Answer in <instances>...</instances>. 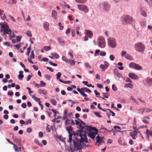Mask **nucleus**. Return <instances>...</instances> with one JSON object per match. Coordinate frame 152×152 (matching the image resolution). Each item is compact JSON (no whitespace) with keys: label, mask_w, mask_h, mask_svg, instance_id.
<instances>
[{"label":"nucleus","mask_w":152,"mask_h":152,"mask_svg":"<svg viewBox=\"0 0 152 152\" xmlns=\"http://www.w3.org/2000/svg\"><path fill=\"white\" fill-rule=\"evenodd\" d=\"M150 119V118L148 116H145L143 117L142 121L145 123L148 124L149 122L148 120Z\"/></svg>","instance_id":"obj_14"},{"label":"nucleus","mask_w":152,"mask_h":152,"mask_svg":"<svg viewBox=\"0 0 152 152\" xmlns=\"http://www.w3.org/2000/svg\"><path fill=\"white\" fill-rule=\"evenodd\" d=\"M125 57L127 59L129 60H132V58L128 54H126L125 56Z\"/></svg>","instance_id":"obj_34"},{"label":"nucleus","mask_w":152,"mask_h":152,"mask_svg":"<svg viewBox=\"0 0 152 152\" xmlns=\"http://www.w3.org/2000/svg\"><path fill=\"white\" fill-rule=\"evenodd\" d=\"M40 84L41 86L42 87L45 86L46 85V83L42 80L40 81Z\"/></svg>","instance_id":"obj_39"},{"label":"nucleus","mask_w":152,"mask_h":152,"mask_svg":"<svg viewBox=\"0 0 152 152\" xmlns=\"http://www.w3.org/2000/svg\"><path fill=\"white\" fill-rule=\"evenodd\" d=\"M30 57L31 59H34V54L33 51H32L31 52Z\"/></svg>","instance_id":"obj_45"},{"label":"nucleus","mask_w":152,"mask_h":152,"mask_svg":"<svg viewBox=\"0 0 152 152\" xmlns=\"http://www.w3.org/2000/svg\"><path fill=\"white\" fill-rule=\"evenodd\" d=\"M146 133L148 135L152 136V131H149L148 129H147L146 130Z\"/></svg>","instance_id":"obj_36"},{"label":"nucleus","mask_w":152,"mask_h":152,"mask_svg":"<svg viewBox=\"0 0 152 152\" xmlns=\"http://www.w3.org/2000/svg\"><path fill=\"white\" fill-rule=\"evenodd\" d=\"M112 88L114 91H117V88L116 86L114 84H113L112 86Z\"/></svg>","instance_id":"obj_46"},{"label":"nucleus","mask_w":152,"mask_h":152,"mask_svg":"<svg viewBox=\"0 0 152 152\" xmlns=\"http://www.w3.org/2000/svg\"><path fill=\"white\" fill-rule=\"evenodd\" d=\"M72 36L73 37H74L75 36V30L74 29H72Z\"/></svg>","instance_id":"obj_58"},{"label":"nucleus","mask_w":152,"mask_h":152,"mask_svg":"<svg viewBox=\"0 0 152 152\" xmlns=\"http://www.w3.org/2000/svg\"><path fill=\"white\" fill-rule=\"evenodd\" d=\"M48 61L49 59L48 58L44 57L42 58L41 61Z\"/></svg>","instance_id":"obj_52"},{"label":"nucleus","mask_w":152,"mask_h":152,"mask_svg":"<svg viewBox=\"0 0 152 152\" xmlns=\"http://www.w3.org/2000/svg\"><path fill=\"white\" fill-rule=\"evenodd\" d=\"M102 7L104 11H107L110 10V6L107 2H104L101 3Z\"/></svg>","instance_id":"obj_9"},{"label":"nucleus","mask_w":152,"mask_h":152,"mask_svg":"<svg viewBox=\"0 0 152 152\" xmlns=\"http://www.w3.org/2000/svg\"><path fill=\"white\" fill-rule=\"evenodd\" d=\"M100 52V50H96L95 53L94 54V56H96L97 55H99V53Z\"/></svg>","instance_id":"obj_50"},{"label":"nucleus","mask_w":152,"mask_h":152,"mask_svg":"<svg viewBox=\"0 0 152 152\" xmlns=\"http://www.w3.org/2000/svg\"><path fill=\"white\" fill-rule=\"evenodd\" d=\"M100 55L101 56H105L106 55V53L105 52H101L100 53Z\"/></svg>","instance_id":"obj_63"},{"label":"nucleus","mask_w":152,"mask_h":152,"mask_svg":"<svg viewBox=\"0 0 152 152\" xmlns=\"http://www.w3.org/2000/svg\"><path fill=\"white\" fill-rule=\"evenodd\" d=\"M136 50L140 52H142L145 49V46L142 43H136L134 45Z\"/></svg>","instance_id":"obj_5"},{"label":"nucleus","mask_w":152,"mask_h":152,"mask_svg":"<svg viewBox=\"0 0 152 152\" xmlns=\"http://www.w3.org/2000/svg\"><path fill=\"white\" fill-rule=\"evenodd\" d=\"M27 35L28 37H31L32 36L31 32L30 31H27Z\"/></svg>","instance_id":"obj_48"},{"label":"nucleus","mask_w":152,"mask_h":152,"mask_svg":"<svg viewBox=\"0 0 152 152\" xmlns=\"http://www.w3.org/2000/svg\"><path fill=\"white\" fill-rule=\"evenodd\" d=\"M85 66L86 67V68H88L90 69H91V67L90 65V64L88 63H86L85 64Z\"/></svg>","instance_id":"obj_47"},{"label":"nucleus","mask_w":152,"mask_h":152,"mask_svg":"<svg viewBox=\"0 0 152 152\" xmlns=\"http://www.w3.org/2000/svg\"><path fill=\"white\" fill-rule=\"evenodd\" d=\"M126 52L124 51H122L121 53V56L122 57L124 56H125L126 54Z\"/></svg>","instance_id":"obj_57"},{"label":"nucleus","mask_w":152,"mask_h":152,"mask_svg":"<svg viewBox=\"0 0 152 152\" xmlns=\"http://www.w3.org/2000/svg\"><path fill=\"white\" fill-rule=\"evenodd\" d=\"M31 119H29L26 122V123L25 124L26 125H27L28 124H31Z\"/></svg>","instance_id":"obj_54"},{"label":"nucleus","mask_w":152,"mask_h":152,"mask_svg":"<svg viewBox=\"0 0 152 152\" xmlns=\"http://www.w3.org/2000/svg\"><path fill=\"white\" fill-rule=\"evenodd\" d=\"M61 75V72H58V73L56 75V78L58 80V79L60 77Z\"/></svg>","instance_id":"obj_44"},{"label":"nucleus","mask_w":152,"mask_h":152,"mask_svg":"<svg viewBox=\"0 0 152 152\" xmlns=\"http://www.w3.org/2000/svg\"><path fill=\"white\" fill-rule=\"evenodd\" d=\"M10 18L14 22H15L16 21V20L11 15H10L9 16Z\"/></svg>","instance_id":"obj_59"},{"label":"nucleus","mask_w":152,"mask_h":152,"mask_svg":"<svg viewBox=\"0 0 152 152\" xmlns=\"http://www.w3.org/2000/svg\"><path fill=\"white\" fill-rule=\"evenodd\" d=\"M23 72L22 71H20L19 72V74L18 75V79L20 80H22L24 77V76L23 74Z\"/></svg>","instance_id":"obj_17"},{"label":"nucleus","mask_w":152,"mask_h":152,"mask_svg":"<svg viewBox=\"0 0 152 152\" xmlns=\"http://www.w3.org/2000/svg\"><path fill=\"white\" fill-rule=\"evenodd\" d=\"M74 146L75 149L76 150H80L83 148L82 142L81 141L76 140L73 141Z\"/></svg>","instance_id":"obj_3"},{"label":"nucleus","mask_w":152,"mask_h":152,"mask_svg":"<svg viewBox=\"0 0 152 152\" xmlns=\"http://www.w3.org/2000/svg\"><path fill=\"white\" fill-rule=\"evenodd\" d=\"M67 63L70 64L71 66H73L75 65V61L73 60L69 59Z\"/></svg>","instance_id":"obj_22"},{"label":"nucleus","mask_w":152,"mask_h":152,"mask_svg":"<svg viewBox=\"0 0 152 152\" xmlns=\"http://www.w3.org/2000/svg\"><path fill=\"white\" fill-rule=\"evenodd\" d=\"M27 132L28 133H30L32 131L31 129V128L29 127L27 129Z\"/></svg>","instance_id":"obj_62"},{"label":"nucleus","mask_w":152,"mask_h":152,"mask_svg":"<svg viewBox=\"0 0 152 152\" xmlns=\"http://www.w3.org/2000/svg\"><path fill=\"white\" fill-rule=\"evenodd\" d=\"M38 93L40 94H43L45 95L47 93V92L44 90H39L38 91Z\"/></svg>","instance_id":"obj_29"},{"label":"nucleus","mask_w":152,"mask_h":152,"mask_svg":"<svg viewBox=\"0 0 152 152\" xmlns=\"http://www.w3.org/2000/svg\"><path fill=\"white\" fill-rule=\"evenodd\" d=\"M137 131H134L133 132L131 133L130 136L133 139L135 140L136 138L135 136L137 135Z\"/></svg>","instance_id":"obj_16"},{"label":"nucleus","mask_w":152,"mask_h":152,"mask_svg":"<svg viewBox=\"0 0 152 152\" xmlns=\"http://www.w3.org/2000/svg\"><path fill=\"white\" fill-rule=\"evenodd\" d=\"M108 44L109 46L114 48L116 46V44L115 42V39L110 37L108 39Z\"/></svg>","instance_id":"obj_7"},{"label":"nucleus","mask_w":152,"mask_h":152,"mask_svg":"<svg viewBox=\"0 0 152 152\" xmlns=\"http://www.w3.org/2000/svg\"><path fill=\"white\" fill-rule=\"evenodd\" d=\"M66 129L68 132V133H69L70 132H73L74 136H75L77 134V133H75L74 131H72L71 126H69L66 127Z\"/></svg>","instance_id":"obj_15"},{"label":"nucleus","mask_w":152,"mask_h":152,"mask_svg":"<svg viewBox=\"0 0 152 152\" xmlns=\"http://www.w3.org/2000/svg\"><path fill=\"white\" fill-rule=\"evenodd\" d=\"M129 66L130 68H132L137 70H141L142 69L141 66L138 64L133 62L130 63Z\"/></svg>","instance_id":"obj_8"},{"label":"nucleus","mask_w":152,"mask_h":152,"mask_svg":"<svg viewBox=\"0 0 152 152\" xmlns=\"http://www.w3.org/2000/svg\"><path fill=\"white\" fill-rule=\"evenodd\" d=\"M52 18L54 19H56L57 15V13L56 11L53 10L52 11Z\"/></svg>","instance_id":"obj_19"},{"label":"nucleus","mask_w":152,"mask_h":152,"mask_svg":"<svg viewBox=\"0 0 152 152\" xmlns=\"http://www.w3.org/2000/svg\"><path fill=\"white\" fill-rule=\"evenodd\" d=\"M49 64H50L51 65H52V66H56L57 65V64L54 63H53L51 61H49Z\"/></svg>","instance_id":"obj_55"},{"label":"nucleus","mask_w":152,"mask_h":152,"mask_svg":"<svg viewBox=\"0 0 152 152\" xmlns=\"http://www.w3.org/2000/svg\"><path fill=\"white\" fill-rule=\"evenodd\" d=\"M32 98L36 101L39 102L40 100V99L36 97L35 95H33L32 96Z\"/></svg>","instance_id":"obj_24"},{"label":"nucleus","mask_w":152,"mask_h":152,"mask_svg":"<svg viewBox=\"0 0 152 152\" xmlns=\"http://www.w3.org/2000/svg\"><path fill=\"white\" fill-rule=\"evenodd\" d=\"M50 102L54 105H56L57 104L56 101L54 99H52L50 100Z\"/></svg>","instance_id":"obj_26"},{"label":"nucleus","mask_w":152,"mask_h":152,"mask_svg":"<svg viewBox=\"0 0 152 152\" xmlns=\"http://www.w3.org/2000/svg\"><path fill=\"white\" fill-rule=\"evenodd\" d=\"M69 134V139L68 140V142L71 143L72 142V136L73 134H74V133L73 132H70Z\"/></svg>","instance_id":"obj_21"},{"label":"nucleus","mask_w":152,"mask_h":152,"mask_svg":"<svg viewBox=\"0 0 152 152\" xmlns=\"http://www.w3.org/2000/svg\"><path fill=\"white\" fill-rule=\"evenodd\" d=\"M1 31L4 32V34H9V37L10 39H12V38L15 37V35L13 33L12 35L11 30L9 28L8 26L6 23H4L1 24Z\"/></svg>","instance_id":"obj_2"},{"label":"nucleus","mask_w":152,"mask_h":152,"mask_svg":"<svg viewBox=\"0 0 152 152\" xmlns=\"http://www.w3.org/2000/svg\"><path fill=\"white\" fill-rule=\"evenodd\" d=\"M51 110L54 113V116L55 117H56V112H57V111H56V110L53 109H52Z\"/></svg>","instance_id":"obj_56"},{"label":"nucleus","mask_w":152,"mask_h":152,"mask_svg":"<svg viewBox=\"0 0 152 152\" xmlns=\"http://www.w3.org/2000/svg\"><path fill=\"white\" fill-rule=\"evenodd\" d=\"M13 148L15 149V151L16 152H19L20 151L22 148L21 147L18 148L15 145L13 146Z\"/></svg>","instance_id":"obj_23"},{"label":"nucleus","mask_w":152,"mask_h":152,"mask_svg":"<svg viewBox=\"0 0 152 152\" xmlns=\"http://www.w3.org/2000/svg\"><path fill=\"white\" fill-rule=\"evenodd\" d=\"M124 87L125 88H133V85L130 84V83H127L124 85Z\"/></svg>","instance_id":"obj_27"},{"label":"nucleus","mask_w":152,"mask_h":152,"mask_svg":"<svg viewBox=\"0 0 152 152\" xmlns=\"http://www.w3.org/2000/svg\"><path fill=\"white\" fill-rule=\"evenodd\" d=\"M78 120H79L82 124H83V126H82V124H80L79 126L81 128V129H80L79 131V133L78 132L77 133V136L79 135L80 137V139L82 141H84V139H85L86 137V131L84 130V129L86 128L88 131H90L91 130L94 129V130L96 132L98 131L97 129L95 127H91L89 126H86L85 123L82 121L80 119H78Z\"/></svg>","instance_id":"obj_1"},{"label":"nucleus","mask_w":152,"mask_h":152,"mask_svg":"<svg viewBox=\"0 0 152 152\" xmlns=\"http://www.w3.org/2000/svg\"><path fill=\"white\" fill-rule=\"evenodd\" d=\"M129 77L132 79L135 80L138 79V77L135 74L133 73H129Z\"/></svg>","instance_id":"obj_13"},{"label":"nucleus","mask_w":152,"mask_h":152,"mask_svg":"<svg viewBox=\"0 0 152 152\" xmlns=\"http://www.w3.org/2000/svg\"><path fill=\"white\" fill-rule=\"evenodd\" d=\"M96 134L94 133L91 132L88 134V135L91 139H94Z\"/></svg>","instance_id":"obj_25"},{"label":"nucleus","mask_w":152,"mask_h":152,"mask_svg":"<svg viewBox=\"0 0 152 152\" xmlns=\"http://www.w3.org/2000/svg\"><path fill=\"white\" fill-rule=\"evenodd\" d=\"M50 126L49 125H48L46 127V130L48 132H50V128L49 127Z\"/></svg>","instance_id":"obj_61"},{"label":"nucleus","mask_w":152,"mask_h":152,"mask_svg":"<svg viewBox=\"0 0 152 152\" xmlns=\"http://www.w3.org/2000/svg\"><path fill=\"white\" fill-rule=\"evenodd\" d=\"M86 35L89 38H91L92 37L93 33L90 30H85Z\"/></svg>","instance_id":"obj_12"},{"label":"nucleus","mask_w":152,"mask_h":152,"mask_svg":"<svg viewBox=\"0 0 152 152\" xmlns=\"http://www.w3.org/2000/svg\"><path fill=\"white\" fill-rule=\"evenodd\" d=\"M104 65L105 66V68H107L109 65V63L105 61L104 62Z\"/></svg>","instance_id":"obj_51"},{"label":"nucleus","mask_w":152,"mask_h":152,"mask_svg":"<svg viewBox=\"0 0 152 152\" xmlns=\"http://www.w3.org/2000/svg\"><path fill=\"white\" fill-rule=\"evenodd\" d=\"M109 58L110 59L111 61L114 60L115 58V56L113 55L112 54L110 55Z\"/></svg>","instance_id":"obj_42"},{"label":"nucleus","mask_w":152,"mask_h":152,"mask_svg":"<svg viewBox=\"0 0 152 152\" xmlns=\"http://www.w3.org/2000/svg\"><path fill=\"white\" fill-rule=\"evenodd\" d=\"M43 48L46 51H48L51 49V47L50 46H44Z\"/></svg>","instance_id":"obj_41"},{"label":"nucleus","mask_w":152,"mask_h":152,"mask_svg":"<svg viewBox=\"0 0 152 152\" xmlns=\"http://www.w3.org/2000/svg\"><path fill=\"white\" fill-rule=\"evenodd\" d=\"M51 55L56 59H58L59 57V55L56 53H51Z\"/></svg>","instance_id":"obj_30"},{"label":"nucleus","mask_w":152,"mask_h":152,"mask_svg":"<svg viewBox=\"0 0 152 152\" xmlns=\"http://www.w3.org/2000/svg\"><path fill=\"white\" fill-rule=\"evenodd\" d=\"M152 111V110L148 108H144V113L150 112Z\"/></svg>","instance_id":"obj_35"},{"label":"nucleus","mask_w":152,"mask_h":152,"mask_svg":"<svg viewBox=\"0 0 152 152\" xmlns=\"http://www.w3.org/2000/svg\"><path fill=\"white\" fill-rule=\"evenodd\" d=\"M58 41L60 43V44L62 45H64L65 43L64 41L63 40V39L60 38H59L58 39Z\"/></svg>","instance_id":"obj_28"},{"label":"nucleus","mask_w":152,"mask_h":152,"mask_svg":"<svg viewBox=\"0 0 152 152\" xmlns=\"http://www.w3.org/2000/svg\"><path fill=\"white\" fill-rule=\"evenodd\" d=\"M85 91V92H87L89 93H91V91L88 88L85 87V88H84Z\"/></svg>","instance_id":"obj_49"},{"label":"nucleus","mask_w":152,"mask_h":152,"mask_svg":"<svg viewBox=\"0 0 152 152\" xmlns=\"http://www.w3.org/2000/svg\"><path fill=\"white\" fill-rule=\"evenodd\" d=\"M97 45L99 47L103 48L105 46V43L104 38L102 37H99L97 40Z\"/></svg>","instance_id":"obj_6"},{"label":"nucleus","mask_w":152,"mask_h":152,"mask_svg":"<svg viewBox=\"0 0 152 152\" xmlns=\"http://www.w3.org/2000/svg\"><path fill=\"white\" fill-rule=\"evenodd\" d=\"M148 85L150 86H152V78H148L145 80Z\"/></svg>","instance_id":"obj_20"},{"label":"nucleus","mask_w":152,"mask_h":152,"mask_svg":"<svg viewBox=\"0 0 152 152\" xmlns=\"http://www.w3.org/2000/svg\"><path fill=\"white\" fill-rule=\"evenodd\" d=\"M97 86L99 88L101 89L102 88H103V86L100 84L99 83H97Z\"/></svg>","instance_id":"obj_53"},{"label":"nucleus","mask_w":152,"mask_h":152,"mask_svg":"<svg viewBox=\"0 0 152 152\" xmlns=\"http://www.w3.org/2000/svg\"><path fill=\"white\" fill-rule=\"evenodd\" d=\"M122 23L124 25L130 24L132 22V18L128 15H124L122 17Z\"/></svg>","instance_id":"obj_4"},{"label":"nucleus","mask_w":152,"mask_h":152,"mask_svg":"<svg viewBox=\"0 0 152 152\" xmlns=\"http://www.w3.org/2000/svg\"><path fill=\"white\" fill-rule=\"evenodd\" d=\"M75 1L78 3H84L86 1V0H75Z\"/></svg>","instance_id":"obj_32"},{"label":"nucleus","mask_w":152,"mask_h":152,"mask_svg":"<svg viewBox=\"0 0 152 152\" xmlns=\"http://www.w3.org/2000/svg\"><path fill=\"white\" fill-rule=\"evenodd\" d=\"M141 15L145 17L147 16V13L145 11L142 10H141Z\"/></svg>","instance_id":"obj_31"},{"label":"nucleus","mask_w":152,"mask_h":152,"mask_svg":"<svg viewBox=\"0 0 152 152\" xmlns=\"http://www.w3.org/2000/svg\"><path fill=\"white\" fill-rule=\"evenodd\" d=\"M125 81L127 82H129L131 83L132 82V81L129 78L127 77L126 78Z\"/></svg>","instance_id":"obj_64"},{"label":"nucleus","mask_w":152,"mask_h":152,"mask_svg":"<svg viewBox=\"0 0 152 152\" xmlns=\"http://www.w3.org/2000/svg\"><path fill=\"white\" fill-rule=\"evenodd\" d=\"M100 67L102 69V71H104L107 69V68H105V66L103 64H101L100 66Z\"/></svg>","instance_id":"obj_38"},{"label":"nucleus","mask_w":152,"mask_h":152,"mask_svg":"<svg viewBox=\"0 0 152 152\" xmlns=\"http://www.w3.org/2000/svg\"><path fill=\"white\" fill-rule=\"evenodd\" d=\"M62 59L63 61L67 63L69 59L67 58L65 56H64L62 57Z\"/></svg>","instance_id":"obj_37"},{"label":"nucleus","mask_w":152,"mask_h":152,"mask_svg":"<svg viewBox=\"0 0 152 152\" xmlns=\"http://www.w3.org/2000/svg\"><path fill=\"white\" fill-rule=\"evenodd\" d=\"M65 124L66 125L71 124V120L67 118L65 121Z\"/></svg>","instance_id":"obj_40"},{"label":"nucleus","mask_w":152,"mask_h":152,"mask_svg":"<svg viewBox=\"0 0 152 152\" xmlns=\"http://www.w3.org/2000/svg\"><path fill=\"white\" fill-rule=\"evenodd\" d=\"M96 145H98L104 142L103 138L100 137L99 135L97 136L96 137Z\"/></svg>","instance_id":"obj_11"},{"label":"nucleus","mask_w":152,"mask_h":152,"mask_svg":"<svg viewBox=\"0 0 152 152\" xmlns=\"http://www.w3.org/2000/svg\"><path fill=\"white\" fill-rule=\"evenodd\" d=\"M80 93L84 97H87V95L84 93V92L80 90L79 91Z\"/></svg>","instance_id":"obj_43"},{"label":"nucleus","mask_w":152,"mask_h":152,"mask_svg":"<svg viewBox=\"0 0 152 152\" xmlns=\"http://www.w3.org/2000/svg\"><path fill=\"white\" fill-rule=\"evenodd\" d=\"M35 142L37 145L40 146H42V144L38 140V139H36L34 140Z\"/></svg>","instance_id":"obj_33"},{"label":"nucleus","mask_w":152,"mask_h":152,"mask_svg":"<svg viewBox=\"0 0 152 152\" xmlns=\"http://www.w3.org/2000/svg\"><path fill=\"white\" fill-rule=\"evenodd\" d=\"M78 9L82 11L85 12H88V7L84 4H78L77 5Z\"/></svg>","instance_id":"obj_10"},{"label":"nucleus","mask_w":152,"mask_h":152,"mask_svg":"<svg viewBox=\"0 0 152 152\" xmlns=\"http://www.w3.org/2000/svg\"><path fill=\"white\" fill-rule=\"evenodd\" d=\"M49 24L48 22H45L44 24V29L47 31H48L49 30Z\"/></svg>","instance_id":"obj_18"},{"label":"nucleus","mask_w":152,"mask_h":152,"mask_svg":"<svg viewBox=\"0 0 152 152\" xmlns=\"http://www.w3.org/2000/svg\"><path fill=\"white\" fill-rule=\"evenodd\" d=\"M139 112L142 114H143L144 113V108H142L139 110Z\"/></svg>","instance_id":"obj_60"}]
</instances>
